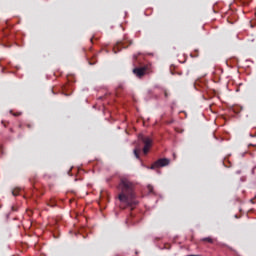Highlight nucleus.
Here are the masks:
<instances>
[{
	"instance_id": "f257e3e1",
	"label": "nucleus",
	"mask_w": 256,
	"mask_h": 256,
	"mask_svg": "<svg viewBox=\"0 0 256 256\" xmlns=\"http://www.w3.org/2000/svg\"><path fill=\"white\" fill-rule=\"evenodd\" d=\"M118 189L120 191V194L118 196V199L121 203H124V205H128L129 207H133V205H137V200H135V184L131 182L127 178H122Z\"/></svg>"
},
{
	"instance_id": "f03ea898",
	"label": "nucleus",
	"mask_w": 256,
	"mask_h": 256,
	"mask_svg": "<svg viewBox=\"0 0 256 256\" xmlns=\"http://www.w3.org/2000/svg\"><path fill=\"white\" fill-rule=\"evenodd\" d=\"M138 139L139 141L143 142V153L144 155H147V153H149V151L151 150V147H153V138H151L150 136L139 134Z\"/></svg>"
},
{
	"instance_id": "7ed1b4c3",
	"label": "nucleus",
	"mask_w": 256,
	"mask_h": 256,
	"mask_svg": "<svg viewBox=\"0 0 256 256\" xmlns=\"http://www.w3.org/2000/svg\"><path fill=\"white\" fill-rule=\"evenodd\" d=\"M170 163L171 160L167 158H161L151 166V169H156V167H167V165H169Z\"/></svg>"
},
{
	"instance_id": "20e7f679",
	"label": "nucleus",
	"mask_w": 256,
	"mask_h": 256,
	"mask_svg": "<svg viewBox=\"0 0 256 256\" xmlns=\"http://www.w3.org/2000/svg\"><path fill=\"white\" fill-rule=\"evenodd\" d=\"M133 73H134V75H136V77L141 78V77H143V75H145V73H147V66L140 67V68H134Z\"/></svg>"
},
{
	"instance_id": "39448f33",
	"label": "nucleus",
	"mask_w": 256,
	"mask_h": 256,
	"mask_svg": "<svg viewBox=\"0 0 256 256\" xmlns=\"http://www.w3.org/2000/svg\"><path fill=\"white\" fill-rule=\"evenodd\" d=\"M201 241L206 242V243H210V244L215 243V240L211 237L202 238Z\"/></svg>"
},
{
	"instance_id": "423d86ee",
	"label": "nucleus",
	"mask_w": 256,
	"mask_h": 256,
	"mask_svg": "<svg viewBox=\"0 0 256 256\" xmlns=\"http://www.w3.org/2000/svg\"><path fill=\"white\" fill-rule=\"evenodd\" d=\"M141 151V146H137L135 149H134V155L136 157V159H139V153Z\"/></svg>"
},
{
	"instance_id": "0eeeda50",
	"label": "nucleus",
	"mask_w": 256,
	"mask_h": 256,
	"mask_svg": "<svg viewBox=\"0 0 256 256\" xmlns=\"http://www.w3.org/2000/svg\"><path fill=\"white\" fill-rule=\"evenodd\" d=\"M148 190H149L150 193H153V186L148 185Z\"/></svg>"
},
{
	"instance_id": "6e6552de",
	"label": "nucleus",
	"mask_w": 256,
	"mask_h": 256,
	"mask_svg": "<svg viewBox=\"0 0 256 256\" xmlns=\"http://www.w3.org/2000/svg\"><path fill=\"white\" fill-rule=\"evenodd\" d=\"M13 115H14V117H19V116H21V112L14 113Z\"/></svg>"
},
{
	"instance_id": "1a4fd4ad",
	"label": "nucleus",
	"mask_w": 256,
	"mask_h": 256,
	"mask_svg": "<svg viewBox=\"0 0 256 256\" xmlns=\"http://www.w3.org/2000/svg\"><path fill=\"white\" fill-rule=\"evenodd\" d=\"M117 49H119V45L114 47V53H117Z\"/></svg>"
},
{
	"instance_id": "9d476101",
	"label": "nucleus",
	"mask_w": 256,
	"mask_h": 256,
	"mask_svg": "<svg viewBox=\"0 0 256 256\" xmlns=\"http://www.w3.org/2000/svg\"><path fill=\"white\" fill-rule=\"evenodd\" d=\"M28 129H31V124H27Z\"/></svg>"
},
{
	"instance_id": "9b49d317",
	"label": "nucleus",
	"mask_w": 256,
	"mask_h": 256,
	"mask_svg": "<svg viewBox=\"0 0 256 256\" xmlns=\"http://www.w3.org/2000/svg\"><path fill=\"white\" fill-rule=\"evenodd\" d=\"M13 193V195H17L15 192H12Z\"/></svg>"
}]
</instances>
